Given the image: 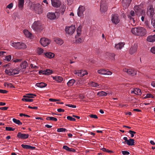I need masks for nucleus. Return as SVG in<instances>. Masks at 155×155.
<instances>
[{
  "mask_svg": "<svg viewBox=\"0 0 155 155\" xmlns=\"http://www.w3.org/2000/svg\"><path fill=\"white\" fill-rule=\"evenodd\" d=\"M131 33L134 35L142 37L147 33L146 29L142 27H135L132 28L130 30Z\"/></svg>",
  "mask_w": 155,
  "mask_h": 155,
  "instance_id": "obj_1",
  "label": "nucleus"
},
{
  "mask_svg": "<svg viewBox=\"0 0 155 155\" xmlns=\"http://www.w3.org/2000/svg\"><path fill=\"white\" fill-rule=\"evenodd\" d=\"M10 45L13 48L18 50H24L27 48L26 44L21 42L11 41L10 42Z\"/></svg>",
  "mask_w": 155,
  "mask_h": 155,
  "instance_id": "obj_2",
  "label": "nucleus"
},
{
  "mask_svg": "<svg viewBox=\"0 0 155 155\" xmlns=\"http://www.w3.org/2000/svg\"><path fill=\"white\" fill-rule=\"evenodd\" d=\"M32 29L35 31L40 32L44 29L42 23L39 21H35L31 26Z\"/></svg>",
  "mask_w": 155,
  "mask_h": 155,
  "instance_id": "obj_3",
  "label": "nucleus"
},
{
  "mask_svg": "<svg viewBox=\"0 0 155 155\" xmlns=\"http://www.w3.org/2000/svg\"><path fill=\"white\" fill-rule=\"evenodd\" d=\"M76 28L74 25L67 26L65 27V31L67 34L69 35H72L74 32Z\"/></svg>",
  "mask_w": 155,
  "mask_h": 155,
  "instance_id": "obj_4",
  "label": "nucleus"
},
{
  "mask_svg": "<svg viewBox=\"0 0 155 155\" xmlns=\"http://www.w3.org/2000/svg\"><path fill=\"white\" fill-rule=\"evenodd\" d=\"M85 10L84 6L81 5L79 6L77 10L78 15L81 18H83L84 16V12Z\"/></svg>",
  "mask_w": 155,
  "mask_h": 155,
  "instance_id": "obj_5",
  "label": "nucleus"
},
{
  "mask_svg": "<svg viewBox=\"0 0 155 155\" xmlns=\"http://www.w3.org/2000/svg\"><path fill=\"white\" fill-rule=\"evenodd\" d=\"M135 14L133 11H131L130 12V14L128 15L127 16L128 18L130 19V22L131 24L134 26L136 25V23L134 20V18L133 17L135 16Z\"/></svg>",
  "mask_w": 155,
  "mask_h": 155,
  "instance_id": "obj_6",
  "label": "nucleus"
},
{
  "mask_svg": "<svg viewBox=\"0 0 155 155\" xmlns=\"http://www.w3.org/2000/svg\"><path fill=\"white\" fill-rule=\"evenodd\" d=\"M33 7L34 10L37 13L41 14L42 13L43 10L42 6L40 4L37 3L34 4L33 5Z\"/></svg>",
  "mask_w": 155,
  "mask_h": 155,
  "instance_id": "obj_7",
  "label": "nucleus"
},
{
  "mask_svg": "<svg viewBox=\"0 0 155 155\" xmlns=\"http://www.w3.org/2000/svg\"><path fill=\"white\" fill-rule=\"evenodd\" d=\"M40 42L42 45L45 47L50 44L51 41L47 38L43 37L41 38Z\"/></svg>",
  "mask_w": 155,
  "mask_h": 155,
  "instance_id": "obj_8",
  "label": "nucleus"
},
{
  "mask_svg": "<svg viewBox=\"0 0 155 155\" xmlns=\"http://www.w3.org/2000/svg\"><path fill=\"white\" fill-rule=\"evenodd\" d=\"M123 71L124 72H126L128 74L132 76H134L137 74V71L136 70H133L132 69L124 68L123 69Z\"/></svg>",
  "mask_w": 155,
  "mask_h": 155,
  "instance_id": "obj_9",
  "label": "nucleus"
},
{
  "mask_svg": "<svg viewBox=\"0 0 155 155\" xmlns=\"http://www.w3.org/2000/svg\"><path fill=\"white\" fill-rule=\"evenodd\" d=\"M74 74L78 76L83 77L85 75L87 74V72L85 70H75Z\"/></svg>",
  "mask_w": 155,
  "mask_h": 155,
  "instance_id": "obj_10",
  "label": "nucleus"
},
{
  "mask_svg": "<svg viewBox=\"0 0 155 155\" xmlns=\"http://www.w3.org/2000/svg\"><path fill=\"white\" fill-rule=\"evenodd\" d=\"M111 20L112 23L115 25L118 23L120 21V19L117 15L116 14L112 15Z\"/></svg>",
  "mask_w": 155,
  "mask_h": 155,
  "instance_id": "obj_11",
  "label": "nucleus"
},
{
  "mask_svg": "<svg viewBox=\"0 0 155 155\" xmlns=\"http://www.w3.org/2000/svg\"><path fill=\"white\" fill-rule=\"evenodd\" d=\"M97 73L101 75H111L112 73L110 71H107L104 69H101L97 71Z\"/></svg>",
  "mask_w": 155,
  "mask_h": 155,
  "instance_id": "obj_12",
  "label": "nucleus"
},
{
  "mask_svg": "<svg viewBox=\"0 0 155 155\" xmlns=\"http://www.w3.org/2000/svg\"><path fill=\"white\" fill-rule=\"evenodd\" d=\"M107 9V5L103 1L101 2V3L100 10L102 12H105Z\"/></svg>",
  "mask_w": 155,
  "mask_h": 155,
  "instance_id": "obj_13",
  "label": "nucleus"
},
{
  "mask_svg": "<svg viewBox=\"0 0 155 155\" xmlns=\"http://www.w3.org/2000/svg\"><path fill=\"white\" fill-rule=\"evenodd\" d=\"M88 84L91 87L99 88L100 89H101L102 88V86L101 84H98L97 83L93 81L90 82Z\"/></svg>",
  "mask_w": 155,
  "mask_h": 155,
  "instance_id": "obj_14",
  "label": "nucleus"
},
{
  "mask_svg": "<svg viewBox=\"0 0 155 155\" xmlns=\"http://www.w3.org/2000/svg\"><path fill=\"white\" fill-rule=\"evenodd\" d=\"M52 5L55 7H59L61 4V2L59 0H51Z\"/></svg>",
  "mask_w": 155,
  "mask_h": 155,
  "instance_id": "obj_15",
  "label": "nucleus"
},
{
  "mask_svg": "<svg viewBox=\"0 0 155 155\" xmlns=\"http://www.w3.org/2000/svg\"><path fill=\"white\" fill-rule=\"evenodd\" d=\"M137 46L136 44H134L130 48L129 53L130 54H132L135 53L137 51Z\"/></svg>",
  "mask_w": 155,
  "mask_h": 155,
  "instance_id": "obj_16",
  "label": "nucleus"
},
{
  "mask_svg": "<svg viewBox=\"0 0 155 155\" xmlns=\"http://www.w3.org/2000/svg\"><path fill=\"white\" fill-rule=\"evenodd\" d=\"M132 0H122V5L124 8H127L129 6Z\"/></svg>",
  "mask_w": 155,
  "mask_h": 155,
  "instance_id": "obj_17",
  "label": "nucleus"
},
{
  "mask_svg": "<svg viewBox=\"0 0 155 155\" xmlns=\"http://www.w3.org/2000/svg\"><path fill=\"white\" fill-rule=\"evenodd\" d=\"M17 136L19 138L25 139L28 138L29 135L28 134H22L21 132H19L17 134Z\"/></svg>",
  "mask_w": 155,
  "mask_h": 155,
  "instance_id": "obj_18",
  "label": "nucleus"
},
{
  "mask_svg": "<svg viewBox=\"0 0 155 155\" xmlns=\"http://www.w3.org/2000/svg\"><path fill=\"white\" fill-rule=\"evenodd\" d=\"M47 18L50 20H54L56 18V15L54 12H49L47 15Z\"/></svg>",
  "mask_w": 155,
  "mask_h": 155,
  "instance_id": "obj_19",
  "label": "nucleus"
},
{
  "mask_svg": "<svg viewBox=\"0 0 155 155\" xmlns=\"http://www.w3.org/2000/svg\"><path fill=\"white\" fill-rule=\"evenodd\" d=\"M82 26L81 25H80L77 29V34L75 35V38H77L80 36L82 33Z\"/></svg>",
  "mask_w": 155,
  "mask_h": 155,
  "instance_id": "obj_20",
  "label": "nucleus"
},
{
  "mask_svg": "<svg viewBox=\"0 0 155 155\" xmlns=\"http://www.w3.org/2000/svg\"><path fill=\"white\" fill-rule=\"evenodd\" d=\"M131 93L134 94L138 95H141L142 94L141 90L140 89L137 88H135L132 90H131Z\"/></svg>",
  "mask_w": 155,
  "mask_h": 155,
  "instance_id": "obj_21",
  "label": "nucleus"
},
{
  "mask_svg": "<svg viewBox=\"0 0 155 155\" xmlns=\"http://www.w3.org/2000/svg\"><path fill=\"white\" fill-rule=\"evenodd\" d=\"M5 73L9 75H12V68L8 67L5 71Z\"/></svg>",
  "mask_w": 155,
  "mask_h": 155,
  "instance_id": "obj_22",
  "label": "nucleus"
},
{
  "mask_svg": "<svg viewBox=\"0 0 155 155\" xmlns=\"http://www.w3.org/2000/svg\"><path fill=\"white\" fill-rule=\"evenodd\" d=\"M45 56L46 57L49 58H52L54 56V54L51 52H47L44 53Z\"/></svg>",
  "mask_w": 155,
  "mask_h": 155,
  "instance_id": "obj_23",
  "label": "nucleus"
},
{
  "mask_svg": "<svg viewBox=\"0 0 155 155\" xmlns=\"http://www.w3.org/2000/svg\"><path fill=\"white\" fill-rule=\"evenodd\" d=\"M147 40L149 42H153L155 41V34L153 35L148 36L147 38Z\"/></svg>",
  "mask_w": 155,
  "mask_h": 155,
  "instance_id": "obj_24",
  "label": "nucleus"
},
{
  "mask_svg": "<svg viewBox=\"0 0 155 155\" xmlns=\"http://www.w3.org/2000/svg\"><path fill=\"white\" fill-rule=\"evenodd\" d=\"M23 32L24 34L27 37L31 38L32 37V34L27 30H24Z\"/></svg>",
  "mask_w": 155,
  "mask_h": 155,
  "instance_id": "obj_25",
  "label": "nucleus"
},
{
  "mask_svg": "<svg viewBox=\"0 0 155 155\" xmlns=\"http://www.w3.org/2000/svg\"><path fill=\"white\" fill-rule=\"evenodd\" d=\"M52 77L54 80L59 83L61 82L63 80L62 78L59 76H52Z\"/></svg>",
  "mask_w": 155,
  "mask_h": 155,
  "instance_id": "obj_26",
  "label": "nucleus"
},
{
  "mask_svg": "<svg viewBox=\"0 0 155 155\" xmlns=\"http://www.w3.org/2000/svg\"><path fill=\"white\" fill-rule=\"evenodd\" d=\"M148 12H150L151 15L155 17V9H154L152 6L149 7Z\"/></svg>",
  "mask_w": 155,
  "mask_h": 155,
  "instance_id": "obj_27",
  "label": "nucleus"
},
{
  "mask_svg": "<svg viewBox=\"0 0 155 155\" xmlns=\"http://www.w3.org/2000/svg\"><path fill=\"white\" fill-rule=\"evenodd\" d=\"M54 41L57 44L60 45H61L64 43L63 41L59 38H55Z\"/></svg>",
  "mask_w": 155,
  "mask_h": 155,
  "instance_id": "obj_28",
  "label": "nucleus"
},
{
  "mask_svg": "<svg viewBox=\"0 0 155 155\" xmlns=\"http://www.w3.org/2000/svg\"><path fill=\"white\" fill-rule=\"evenodd\" d=\"M124 42L119 43L115 45V48L117 49H121L124 47Z\"/></svg>",
  "mask_w": 155,
  "mask_h": 155,
  "instance_id": "obj_29",
  "label": "nucleus"
},
{
  "mask_svg": "<svg viewBox=\"0 0 155 155\" xmlns=\"http://www.w3.org/2000/svg\"><path fill=\"white\" fill-rule=\"evenodd\" d=\"M129 146H133L135 145L134 140L133 139H130L126 143Z\"/></svg>",
  "mask_w": 155,
  "mask_h": 155,
  "instance_id": "obj_30",
  "label": "nucleus"
},
{
  "mask_svg": "<svg viewBox=\"0 0 155 155\" xmlns=\"http://www.w3.org/2000/svg\"><path fill=\"white\" fill-rule=\"evenodd\" d=\"M24 0H18V6L20 9H22L24 5Z\"/></svg>",
  "mask_w": 155,
  "mask_h": 155,
  "instance_id": "obj_31",
  "label": "nucleus"
},
{
  "mask_svg": "<svg viewBox=\"0 0 155 155\" xmlns=\"http://www.w3.org/2000/svg\"><path fill=\"white\" fill-rule=\"evenodd\" d=\"M28 64L26 61H25L22 62L21 64H20V67L21 69H25L27 66H28Z\"/></svg>",
  "mask_w": 155,
  "mask_h": 155,
  "instance_id": "obj_32",
  "label": "nucleus"
},
{
  "mask_svg": "<svg viewBox=\"0 0 155 155\" xmlns=\"http://www.w3.org/2000/svg\"><path fill=\"white\" fill-rule=\"evenodd\" d=\"M75 81L74 79H71L69 80L67 83V85L68 87H71L73 85Z\"/></svg>",
  "mask_w": 155,
  "mask_h": 155,
  "instance_id": "obj_33",
  "label": "nucleus"
},
{
  "mask_svg": "<svg viewBox=\"0 0 155 155\" xmlns=\"http://www.w3.org/2000/svg\"><path fill=\"white\" fill-rule=\"evenodd\" d=\"M52 73L53 71H52V70L48 69H46L45 71H42V73L43 74L47 75H49L50 74H51Z\"/></svg>",
  "mask_w": 155,
  "mask_h": 155,
  "instance_id": "obj_34",
  "label": "nucleus"
},
{
  "mask_svg": "<svg viewBox=\"0 0 155 155\" xmlns=\"http://www.w3.org/2000/svg\"><path fill=\"white\" fill-rule=\"evenodd\" d=\"M3 60L5 61H9L12 59V56L11 55L7 56V54L3 58Z\"/></svg>",
  "mask_w": 155,
  "mask_h": 155,
  "instance_id": "obj_35",
  "label": "nucleus"
},
{
  "mask_svg": "<svg viewBox=\"0 0 155 155\" xmlns=\"http://www.w3.org/2000/svg\"><path fill=\"white\" fill-rule=\"evenodd\" d=\"M12 75L18 74L19 73V70L18 68H12Z\"/></svg>",
  "mask_w": 155,
  "mask_h": 155,
  "instance_id": "obj_36",
  "label": "nucleus"
},
{
  "mask_svg": "<svg viewBox=\"0 0 155 155\" xmlns=\"http://www.w3.org/2000/svg\"><path fill=\"white\" fill-rule=\"evenodd\" d=\"M47 84L41 82L40 83H37L36 85L40 88H43L45 87Z\"/></svg>",
  "mask_w": 155,
  "mask_h": 155,
  "instance_id": "obj_37",
  "label": "nucleus"
},
{
  "mask_svg": "<svg viewBox=\"0 0 155 155\" xmlns=\"http://www.w3.org/2000/svg\"><path fill=\"white\" fill-rule=\"evenodd\" d=\"M97 95L100 97L105 96L107 95V93L104 91H101L97 93Z\"/></svg>",
  "mask_w": 155,
  "mask_h": 155,
  "instance_id": "obj_38",
  "label": "nucleus"
},
{
  "mask_svg": "<svg viewBox=\"0 0 155 155\" xmlns=\"http://www.w3.org/2000/svg\"><path fill=\"white\" fill-rule=\"evenodd\" d=\"M21 146L24 148L25 149H35V147H32L30 145H25L22 144L21 145Z\"/></svg>",
  "mask_w": 155,
  "mask_h": 155,
  "instance_id": "obj_39",
  "label": "nucleus"
},
{
  "mask_svg": "<svg viewBox=\"0 0 155 155\" xmlns=\"http://www.w3.org/2000/svg\"><path fill=\"white\" fill-rule=\"evenodd\" d=\"M63 149L69 151H74L75 150L74 149H72L73 150H72L71 148H69L66 145H64L63 146Z\"/></svg>",
  "mask_w": 155,
  "mask_h": 155,
  "instance_id": "obj_40",
  "label": "nucleus"
},
{
  "mask_svg": "<svg viewBox=\"0 0 155 155\" xmlns=\"http://www.w3.org/2000/svg\"><path fill=\"white\" fill-rule=\"evenodd\" d=\"M4 86L5 87L8 88L14 87V86L11 83H5L4 84Z\"/></svg>",
  "mask_w": 155,
  "mask_h": 155,
  "instance_id": "obj_41",
  "label": "nucleus"
},
{
  "mask_svg": "<svg viewBox=\"0 0 155 155\" xmlns=\"http://www.w3.org/2000/svg\"><path fill=\"white\" fill-rule=\"evenodd\" d=\"M36 95L35 94H28L27 95L24 96L23 97H29L30 98H34V96H36Z\"/></svg>",
  "mask_w": 155,
  "mask_h": 155,
  "instance_id": "obj_42",
  "label": "nucleus"
},
{
  "mask_svg": "<svg viewBox=\"0 0 155 155\" xmlns=\"http://www.w3.org/2000/svg\"><path fill=\"white\" fill-rule=\"evenodd\" d=\"M37 52L38 54L40 55L43 53L44 50L42 48H38L37 49Z\"/></svg>",
  "mask_w": 155,
  "mask_h": 155,
  "instance_id": "obj_43",
  "label": "nucleus"
},
{
  "mask_svg": "<svg viewBox=\"0 0 155 155\" xmlns=\"http://www.w3.org/2000/svg\"><path fill=\"white\" fill-rule=\"evenodd\" d=\"M46 119L47 120H52L55 121H57V119L56 118L52 117H48L46 118Z\"/></svg>",
  "mask_w": 155,
  "mask_h": 155,
  "instance_id": "obj_44",
  "label": "nucleus"
},
{
  "mask_svg": "<svg viewBox=\"0 0 155 155\" xmlns=\"http://www.w3.org/2000/svg\"><path fill=\"white\" fill-rule=\"evenodd\" d=\"M12 120L14 123L18 125H21L22 124V123L19 120L16 119L15 118H13Z\"/></svg>",
  "mask_w": 155,
  "mask_h": 155,
  "instance_id": "obj_45",
  "label": "nucleus"
},
{
  "mask_svg": "<svg viewBox=\"0 0 155 155\" xmlns=\"http://www.w3.org/2000/svg\"><path fill=\"white\" fill-rule=\"evenodd\" d=\"M154 98V97L153 95L150 94H147L144 97V98L146 99L148 98Z\"/></svg>",
  "mask_w": 155,
  "mask_h": 155,
  "instance_id": "obj_46",
  "label": "nucleus"
},
{
  "mask_svg": "<svg viewBox=\"0 0 155 155\" xmlns=\"http://www.w3.org/2000/svg\"><path fill=\"white\" fill-rule=\"evenodd\" d=\"M29 97H27L26 98H23L22 100L23 101L26 102H32L33 101V100L29 98Z\"/></svg>",
  "mask_w": 155,
  "mask_h": 155,
  "instance_id": "obj_47",
  "label": "nucleus"
},
{
  "mask_svg": "<svg viewBox=\"0 0 155 155\" xmlns=\"http://www.w3.org/2000/svg\"><path fill=\"white\" fill-rule=\"evenodd\" d=\"M134 10L136 13H137L140 11V9L139 8V7L138 6H135L134 8Z\"/></svg>",
  "mask_w": 155,
  "mask_h": 155,
  "instance_id": "obj_48",
  "label": "nucleus"
},
{
  "mask_svg": "<svg viewBox=\"0 0 155 155\" xmlns=\"http://www.w3.org/2000/svg\"><path fill=\"white\" fill-rule=\"evenodd\" d=\"M6 54V52L4 51H0V56H1L3 58L4 56H5Z\"/></svg>",
  "mask_w": 155,
  "mask_h": 155,
  "instance_id": "obj_49",
  "label": "nucleus"
},
{
  "mask_svg": "<svg viewBox=\"0 0 155 155\" xmlns=\"http://www.w3.org/2000/svg\"><path fill=\"white\" fill-rule=\"evenodd\" d=\"M15 129L14 128L10 127H6L5 128V130L8 131H14Z\"/></svg>",
  "mask_w": 155,
  "mask_h": 155,
  "instance_id": "obj_50",
  "label": "nucleus"
},
{
  "mask_svg": "<svg viewBox=\"0 0 155 155\" xmlns=\"http://www.w3.org/2000/svg\"><path fill=\"white\" fill-rule=\"evenodd\" d=\"M67 119L70 121H74L76 120V119L70 116H68L67 117Z\"/></svg>",
  "mask_w": 155,
  "mask_h": 155,
  "instance_id": "obj_51",
  "label": "nucleus"
},
{
  "mask_svg": "<svg viewBox=\"0 0 155 155\" xmlns=\"http://www.w3.org/2000/svg\"><path fill=\"white\" fill-rule=\"evenodd\" d=\"M66 129L65 128H58L57 129V131L58 132H63L65 131Z\"/></svg>",
  "mask_w": 155,
  "mask_h": 155,
  "instance_id": "obj_52",
  "label": "nucleus"
},
{
  "mask_svg": "<svg viewBox=\"0 0 155 155\" xmlns=\"http://www.w3.org/2000/svg\"><path fill=\"white\" fill-rule=\"evenodd\" d=\"M129 133L131 134L132 137H133L134 136V134L136 133L135 132L131 130L129 131Z\"/></svg>",
  "mask_w": 155,
  "mask_h": 155,
  "instance_id": "obj_53",
  "label": "nucleus"
},
{
  "mask_svg": "<svg viewBox=\"0 0 155 155\" xmlns=\"http://www.w3.org/2000/svg\"><path fill=\"white\" fill-rule=\"evenodd\" d=\"M82 41V39L81 37L79 38L78 39H76L75 40V42L77 43H81Z\"/></svg>",
  "mask_w": 155,
  "mask_h": 155,
  "instance_id": "obj_54",
  "label": "nucleus"
},
{
  "mask_svg": "<svg viewBox=\"0 0 155 155\" xmlns=\"http://www.w3.org/2000/svg\"><path fill=\"white\" fill-rule=\"evenodd\" d=\"M101 150H102L103 151L105 152H107L108 153H111L112 152V151H111L109 150L108 149H107L104 148H103L101 149Z\"/></svg>",
  "mask_w": 155,
  "mask_h": 155,
  "instance_id": "obj_55",
  "label": "nucleus"
},
{
  "mask_svg": "<svg viewBox=\"0 0 155 155\" xmlns=\"http://www.w3.org/2000/svg\"><path fill=\"white\" fill-rule=\"evenodd\" d=\"M150 51L152 53L155 54V46L151 48L150 49Z\"/></svg>",
  "mask_w": 155,
  "mask_h": 155,
  "instance_id": "obj_56",
  "label": "nucleus"
},
{
  "mask_svg": "<svg viewBox=\"0 0 155 155\" xmlns=\"http://www.w3.org/2000/svg\"><path fill=\"white\" fill-rule=\"evenodd\" d=\"M13 4L12 3H10L7 6L6 8L9 9H11L13 7Z\"/></svg>",
  "mask_w": 155,
  "mask_h": 155,
  "instance_id": "obj_57",
  "label": "nucleus"
},
{
  "mask_svg": "<svg viewBox=\"0 0 155 155\" xmlns=\"http://www.w3.org/2000/svg\"><path fill=\"white\" fill-rule=\"evenodd\" d=\"M151 23L153 26L154 28H155V20L152 19L151 20ZM155 32V30H153Z\"/></svg>",
  "mask_w": 155,
  "mask_h": 155,
  "instance_id": "obj_58",
  "label": "nucleus"
},
{
  "mask_svg": "<svg viewBox=\"0 0 155 155\" xmlns=\"http://www.w3.org/2000/svg\"><path fill=\"white\" fill-rule=\"evenodd\" d=\"M84 83V81L83 79H81L79 80L78 82V84L79 83L80 84H82Z\"/></svg>",
  "mask_w": 155,
  "mask_h": 155,
  "instance_id": "obj_59",
  "label": "nucleus"
},
{
  "mask_svg": "<svg viewBox=\"0 0 155 155\" xmlns=\"http://www.w3.org/2000/svg\"><path fill=\"white\" fill-rule=\"evenodd\" d=\"M89 117L91 118L94 119H97L98 118L97 116L94 114H90L89 115Z\"/></svg>",
  "mask_w": 155,
  "mask_h": 155,
  "instance_id": "obj_60",
  "label": "nucleus"
},
{
  "mask_svg": "<svg viewBox=\"0 0 155 155\" xmlns=\"http://www.w3.org/2000/svg\"><path fill=\"white\" fill-rule=\"evenodd\" d=\"M122 153L124 155H128L130 153L129 152L125 151H122Z\"/></svg>",
  "mask_w": 155,
  "mask_h": 155,
  "instance_id": "obj_61",
  "label": "nucleus"
},
{
  "mask_svg": "<svg viewBox=\"0 0 155 155\" xmlns=\"http://www.w3.org/2000/svg\"><path fill=\"white\" fill-rule=\"evenodd\" d=\"M66 106H68L69 107H72V108H76V106L75 105H72L70 104H66Z\"/></svg>",
  "mask_w": 155,
  "mask_h": 155,
  "instance_id": "obj_62",
  "label": "nucleus"
},
{
  "mask_svg": "<svg viewBox=\"0 0 155 155\" xmlns=\"http://www.w3.org/2000/svg\"><path fill=\"white\" fill-rule=\"evenodd\" d=\"M8 91L5 90H3L2 89H0V93L3 94L6 93Z\"/></svg>",
  "mask_w": 155,
  "mask_h": 155,
  "instance_id": "obj_63",
  "label": "nucleus"
},
{
  "mask_svg": "<svg viewBox=\"0 0 155 155\" xmlns=\"http://www.w3.org/2000/svg\"><path fill=\"white\" fill-rule=\"evenodd\" d=\"M115 56V54H110L111 58L112 60H114L115 59V58H114Z\"/></svg>",
  "mask_w": 155,
  "mask_h": 155,
  "instance_id": "obj_64",
  "label": "nucleus"
}]
</instances>
